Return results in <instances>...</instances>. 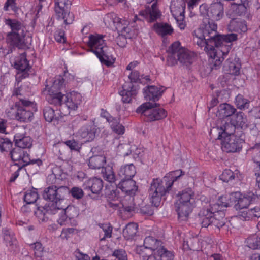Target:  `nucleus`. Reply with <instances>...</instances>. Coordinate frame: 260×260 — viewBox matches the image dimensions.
<instances>
[{
  "label": "nucleus",
  "instance_id": "nucleus-1",
  "mask_svg": "<svg viewBox=\"0 0 260 260\" xmlns=\"http://www.w3.org/2000/svg\"><path fill=\"white\" fill-rule=\"evenodd\" d=\"M217 25L215 22H205L194 31V41L204 50L210 57L212 69L219 68L231 49V42L237 39V35L230 34L220 35L217 32Z\"/></svg>",
  "mask_w": 260,
  "mask_h": 260
},
{
  "label": "nucleus",
  "instance_id": "nucleus-2",
  "mask_svg": "<svg viewBox=\"0 0 260 260\" xmlns=\"http://www.w3.org/2000/svg\"><path fill=\"white\" fill-rule=\"evenodd\" d=\"M160 15V12L157 5L156 3H154L151 8H146L145 10L140 11L139 17L137 15H135L131 22L128 20H122L114 13L106 14L103 19L105 24L107 27H114L118 31L124 35L125 33H130V28L128 25L133 27H135L134 23L136 21H141L145 19L149 22H152L156 20Z\"/></svg>",
  "mask_w": 260,
  "mask_h": 260
},
{
  "label": "nucleus",
  "instance_id": "nucleus-3",
  "mask_svg": "<svg viewBox=\"0 0 260 260\" xmlns=\"http://www.w3.org/2000/svg\"><path fill=\"white\" fill-rule=\"evenodd\" d=\"M183 174L181 170H177L170 172L163 180L154 179L149 190V197L152 204L155 207L159 206L162 197L169 192L173 183Z\"/></svg>",
  "mask_w": 260,
  "mask_h": 260
},
{
  "label": "nucleus",
  "instance_id": "nucleus-4",
  "mask_svg": "<svg viewBox=\"0 0 260 260\" xmlns=\"http://www.w3.org/2000/svg\"><path fill=\"white\" fill-rule=\"evenodd\" d=\"M5 24L10 30L7 33L6 42L11 46L21 48L27 38H31L27 26L23 21L15 18L5 19Z\"/></svg>",
  "mask_w": 260,
  "mask_h": 260
},
{
  "label": "nucleus",
  "instance_id": "nucleus-5",
  "mask_svg": "<svg viewBox=\"0 0 260 260\" xmlns=\"http://www.w3.org/2000/svg\"><path fill=\"white\" fill-rule=\"evenodd\" d=\"M66 193L67 188L62 186L57 187L56 186H51L45 189L43 197L44 199L49 200L51 203L44 206H38L35 211L36 216L43 221L46 214H55L58 209L61 208L58 202L63 200Z\"/></svg>",
  "mask_w": 260,
  "mask_h": 260
},
{
  "label": "nucleus",
  "instance_id": "nucleus-6",
  "mask_svg": "<svg viewBox=\"0 0 260 260\" xmlns=\"http://www.w3.org/2000/svg\"><path fill=\"white\" fill-rule=\"evenodd\" d=\"M117 188L126 196L121 199L117 197L110 201L109 206L114 209H118L120 212H130L134 209V196L136 192L138 187L136 182L132 179L121 180L117 185Z\"/></svg>",
  "mask_w": 260,
  "mask_h": 260
},
{
  "label": "nucleus",
  "instance_id": "nucleus-7",
  "mask_svg": "<svg viewBox=\"0 0 260 260\" xmlns=\"http://www.w3.org/2000/svg\"><path fill=\"white\" fill-rule=\"evenodd\" d=\"M87 43L90 51L98 57L102 64L107 67H111L114 64L115 58L112 54L114 49L106 45L103 36L91 35L88 37Z\"/></svg>",
  "mask_w": 260,
  "mask_h": 260
},
{
  "label": "nucleus",
  "instance_id": "nucleus-8",
  "mask_svg": "<svg viewBox=\"0 0 260 260\" xmlns=\"http://www.w3.org/2000/svg\"><path fill=\"white\" fill-rule=\"evenodd\" d=\"M193 52L182 46L179 42H175L169 48L167 64L169 66H174L179 61L187 66L193 62Z\"/></svg>",
  "mask_w": 260,
  "mask_h": 260
},
{
  "label": "nucleus",
  "instance_id": "nucleus-9",
  "mask_svg": "<svg viewBox=\"0 0 260 260\" xmlns=\"http://www.w3.org/2000/svg\"><path fill=\"white\" fill-rule=\"evenodd\" d=\"M194 192L190 188L184 189L178 194L175 208L180 219L185 220L192 212L194 207Z\"/></svg>",
  "mask_w": 260,
  "mask_h": 260
},
{
  "label": "nucleus",
  "instance_id": "nucleus-10",
  "mask_svg": "<svg viewBox=\"0 0 260 260\" xmlns=\"http://www.w3.org/2000/svg\"><path fill=\"white\" fill-rule=\"evenodd\" d=\"M218 138L222 140L221 148L223 151L226 152H236L242 149L245 137L243 132L225 134L222 131V132H219Z\"/></svg>",
  "mask_w": 260,
  "mask_h": 260
},
{
  "label": "nucleus",
  "instance_id": "nucleus-11",
  "mask_svg": "<svg viewBox=\"0 0 260 260\" xmlns=\"http://www.w3.org/2000/svg\"><path fill=\"white\" fill-rule=\"evenodd\" d=\"M65 86L64 79L61 76H56L51 85L47 84L43 90L46 99L51 104L60 105L63 94L59 91Z\"/></svg>",
  "mask_w": 260,
  "mask_h": 260
},
{
  "label": "nucleus",
  "instance_id": "nucleus-12",
  "mask_svg": "<svg viewBox=\"0 0 260 260\" xmlns=\"http://www.w3.org/2000/svg\"><path fill=\"white\" fill-rule=\"evenodd\" d=\"M227 118L225 123L221 126V131H224L225 134L231 133L243 132V130L248 126V120L246 116L242 112H239L235 115H233L230 119Z\"/></svg>",
  "mask_w": 260,
  "mask_h": 260
},
{
  "label": "nucleus",
  "instance_id": "nucleus-13",
  "mask_svg": "<svg viewBox=\"0 0 260 260\" xmlns=\"http://www.w3.org/2000/svg\"><path fill=\"white\" fill-rule=\"evenodd\" d=\"M140 77L139 72L136 70L132 71L128 75L131 82L124 84L122 90L119 92L123 102L127 103L131 102L132 98L137 94L139 90L137 83L140 82Z\"/></svg>",
  "mask_w": 260,
  "mask_h": 260
},
{
  "label": "nucleus",
  "instance_id": "nucleus-14",
  "mask_svg": "<svg viewBox=\"0 0 260 260\" xmlns=\"http://www.w3.org/2000/svg\"><path fill=\"white\" fill-rule=\"evenodd\" d=\"M156 105V103L146 102L140 106L136 112L143 114L147 121L159 120L166 117L167 113L164 109L154 108Z\"/></svg>",
  "mask_w": 260,
  "mask_h": 260
},
{
  "label": "nucleus",
  "instance_id": "nucleus-15",
  "mask_svg": "<svg viewBox=\"0 0 260 260\" xmlns=\"http://www.w3.org/2000/svg\"><path fill=\"white\" fill-rule=\"evenodd\" d=\"M71 5L69 0H55L56 16L58 20H63L65 24H70L74 21L73 14L69 12Z\"/></svg>",
  "mask_w": 260,
  "mask_h": 260
},
{
  "label": "nucleus",
  "instance_id": "nucleus-16",
  "mask_svg": "<svg viewBox=\"0 0 260 260\" xmlns=\"http://www.w3.org/2000/svg\"><path fill=\"white\" fill-rule=\"evenodd\" d=\"M36 104L25 100H20V105L17 107V120L21 122H28L32 120L34 112L37 111Z\"/></svg>",
  "mask_w": 260,
  "mask_h": 260
},
{
  "label": "nucleus",
  "instance_id": "nucleus-17",
  "mask_svg": "<svg viewBox=\"0 0 260 260\" xmlns=\"http://www.w3.org/2000/svg\"><path fill=\"white\" fill-rule=\"evenodd\" d=\"M12 159L14 161H18V163L22 166L29 164H36L40 166L42 164V161L40 159H31L29 154L26 151L19 148H15L10 152Z\"/></svg>",
  "mask_w": 260,
  "mask_h": 260
},
{
  "label": "nucleus",
  "instance_id": "nucleus-18",
  "mask_svg": "<svg viewBox=\"0 0 260 260\" xmlns=\"http://www.w3.org/2000/svg\"><path fill=\"white\" fill-rule=\"evenodd\" d=\"M185 6L184 0H172L170 7L171 12L175 16L177 25L181 30L184 29L186 27L183 20Z\"/></svg>",
  "mask_w": 260,
  "mask_h": 260
},
{
  "label": "nucleus",
  "instance_id": "nucleus-19",
  "mask_svg": "<svg viewBox=\"0 0 260 260\" xmlns=\"http://www.w3.org/2000/svg\"><path fill=\"white\" fill-rule=\"evenodd\" d=\"M162 244L161 241L152 236L146 237L144 240V245L137 247L136 252L140 255H143L145 254L144 250H148L151 252H154L166 249Z\"/></svg>",
  "mask_w": 260,
  "mask_h": 260
},
{
  "label": "nucleus",
  "instance_id": "nucleus-20",
  "mask_svg": "<svg viewBox=\"0 0 260 260\" xmlns=\"http://www.w3.org/2000/svg\"><path fill=\"white\" fill-rule=\"evenodd\" d=\"M224 15L223 6L220 2H214L212 3L207 11V16L209 18L203 19L200 27L204 22L206 21L208 23L209 21L214 22V21H219L223 17Z\"/></svg>",
  "mask_w": 260,
  "mask_h": 260
},
{
  "label": "nucleus",
  "instance_id": "nucleus-21",
  "mask_svg": "<svg viewBox=\"0 0 260 260\" xmlns=\"http://www.w3.org/2000/svg\"><path fill=\"white\" fill-rule=\"evenodd\" d=\"M60 103V105L64 103L69 109L77 110L78 105L80 104L82 100L81 95L74 91L70 92L66 95L63 94V98Z\"/></svg>",
  "mask_w": 260,
  "mask_h": 260
},
{
  "label": "nucleus",
  "instance_id": "nucleus-22",
  "mask_svg": "<svg viewBox=\"0 0 260 260\" xmlns=\"http://www.w3.org/2000/svg\"><path fill=\"white\" fill-rule=\"evenodd\" d=\"M231 198L234 203L237 202L235 204V208L236 210L247 208L252 201L250 196L245 197L239 192L232 193Z\"/></svg>",
  "mask_w": 260,
  "mask_h": 260
},
{
  "label": "nucleus",
  "instance_id": "nucleus-23",
  "mask_svg": "<svg viewBox=\"0 0 260 260\" xmlns=\"http://www.w3.org/2000/svg\"><path fill=\"white\" fill-rule=\"evenodd\" d=\"M96 131L92 125H85L83 126L78 131L77 136L79 138L83 139L84 142H91L93 141L95 137Z\"/></svg>",
  "mask_w": 260,
  "mask_h": 260
},
{
  "label": "nucleus",
  "instance_id": "nucleus-24",
  "mask_svg": "<svg viewBox=\"0 0 260 260\" xmlns=\"http://www.w3.org/2000/svg\"><path fill=\"white\" fill-rule=\"evenodd\" d=\"M83 187L85 190H90L94 194H98L103 188V181L96 177L91 178L84 182Z\"/></svg>",
  "mask_w": 260,
  "mask_h": 260
},
{
  "label": "nucleus",
  "instance_id": "nucleus-25",
  "mask_svg": "<svg viewBox=\"0 0 260 260\" xmlns=\"http://www.w3.org/2000/svg\"><path fill=\"white\" fill-rule=\"evenodd\" d=\"M164 90L155 86H148L143 89L144 96L146 100L156 101L158 100Z\"/></svg>",
  "mask_w": 260,
  "mask_h": 260
},
{
  "label": "nucleus",
  "instance_id": "nucleus-26",
  "mask_svg": "<svg viewBox=\"0 0 260 260\" xmlns=\"http://www.w3.org/2000/svg\"><path fill=\"white\" fill-rule=\"evenodd\" d=\"M232 193L221 196L215 204L210 205L212 211L216 212L220 210L224 211V208L230 206L234 202L231 198Z\"/></svg>",
  "mask_w": 260,
  "mask_h": 260
},
{
  "label": "nucleus",
  "instance_id": "nucleus-27",
  "mask_svg": "<svg viewBox=\"0 0 260 260\" xmlns=\"http://www.w3.org/2000/svg\"><path fill=\"white\" fill-rule=\"evenodd\" d=\"M77 215V211L74 207H68L58 219V222L60 225L69 224L71 220Z\"/></svg>",
  "mask_w": 260,
  "mask_h": 260
},
{
  "label": "nucleus",
  "instance_id": "nucleus-28",
  "mask_svg": "<svg viewBox=\"0 0 260 260\" xmlns=\"http://www.w3.org/2000/svg\"><path fill=\"white\" fill-rule=\"evenodd\" d=\"M223 68L228 73L234 75H239L241 68V64L239 62V59L230 58L227 59L225 62Z\"/></svg>",
  "mask_w": 260,
  "mask_h": 260
},
{
  "label": "nucleus",
  "instance_id": "nucleus-29",
  "mask_svg": "<svg viewBox=\"0 0 260 260\" xmlns=\"http://www.w3.org/2000/svg\"><path fill=\"white\" fill-rule=\"evenodd\" d=\"M151 253L150 255H145V254L141 255L142 260H165L167 258H172L173 257L172 253L167 249Z\"/></svg>",
  "mask_w": 260,
  "mask_h": 260
},
{
  "label": "nucleus",
  "instance_id": "nucleus-30",
  "mask_svg": "<svg viewBox=\"0 0 260 260\" xmlns=\"http://www.w3.org/2000/svg\"><path fill=\"white\" fill-rule=\"evenodd\" d=\"M12 64L16 69L21 72L26 71L30 68L25 53H23L16 56L12 62Z\"/></svg>",
  "mask_w": 260,
  "mask_h": 260
},
{
  "label": "nucleus",
  "instance_id": "nucleus-31",
  "mask_svg": "<svg viewBox=\"0 0 260 260\" xmlns=\"http://www.w3.org/2000/svg\"><path fill=\"white\" fill-rule=\"evenodd\" d=\"M14 140L17 148L23 149L29 148L32 144L31 139L22 134L17 133L14 135Z\"/></svg>",
  "mask_w": 260,
  "mask_h": 260
},
{
  "label": "nucleus",
  "instance_id": "nucleus-32",
  "mask_svg": "<svg viewBox=\"0 0 260 260\" xmlns=\"http://www.w3.org/2000/svg\"><path fill=\"white\" fill-rule=\"evenodd\" d=\"M136 173L135 166L132 164L122 166L118 171V176L121 180L132 179Z\"/></svg>",
  "mask_w": 260,
  "mask_h": 260
},
{
  "label": "nucleus",
  "instance_id": "nucleus-33",
  "mask_svg": "<svg viewBox=\"0 0 260 260\" xmlns=\"http://www.w3.org/2000/svg\"><path fill=\"white\" fill-rule=\"evenodd\" d=\"M236 109L232 105L224 103L220 105L217 115L221 118H228L232 116L236 111Z\"/></svg>",
  "mask_w": 260,
  "mask_h": 260
},
{
  "label": "nucleus",
  "instance_id": "nucleus-34",
  "mask_svg": "<svg viewBox=\"0 0 260 260\" xmlns=\"http://www.w3.org/2000/svg\"><path fill=\"white\" fill-rule=\"evenodd\" d=\"M153 28L156 32L161 36L170 35L173 31L171 26L167 23H156L154 25Z\"/></svg>",
  "mask_w": 260,
  "mask_h": 260
},
{
  "label": "nucleus",
  "instance_id": "nucleus-35",
  "mask_svg": "<svg viewBox=\"0 0 260 260\" xmlns=\"http://www.w3.org/2000/svg\"><path fill=\"white\" fill-rule=\"evenodd\" d=\"M99 238L100 241L105 240L107 238H110L112 236L113 228L109 223H104L99 225Z\"/></svg>",
  "mask_w": 260,
  "mask_h": 260
},
{
  "label": "nucleus",
  "instance_id": "nucleus-36",
  "mask_svg": "<svg viewBox=\"0 0 260 260\" xmlns=\"http://www.w3.org/2000/svg\"><path fill=\"white\" fill-rule=\"evenodd\" d=\"M106 162V158L103 155H94L89 158L88 166L91 169H100L104 166Z\"/></svg>",
  "mask_w": 260,
  "mask_h": 260
},
{
  "label": "nucleus",
  "instance_id": "nucleus-37",
  "mask_svg": "<svg viewBox=\"0 0 260 260\" xmlns=\"http://www.w3.org/2000/svg\"><path fill=\"white\" fill-rule=\"evenodd\" d=\"M224 216L225 213L224 211L221 210L214 212L213 214L212 225H214L218 229L223 226L225 223Z\"/></svg>",
  "mask_w": 260,
  "mask_h": 260
},
{
  "label": "nucleus",
  "instance_id": "nucleus-38",
  "mask_svg": "<svg viewBox=\"0 0 260 260\" xmlns=\"http://www.w3.org/2000/svg\"><path fill=\"white\" fill-rule=\"evenodd\" d=\"M228 28L230 31L239 32H244L247 29L245 21H238L235 20H232L230 21Z\"/></svg>",
  "mask_w": 260,
  "mask_h": 260
},
{
  "label": "nucleus",
  "instance_id": "nucleus-39",
  "mask_svg": "<svg viewBox=\"0 0 260 260\" xmlns=\"http://www.w3.org/2000/svg\"><path fill=\"white\" fill-rule=\"evenodd\" d=\"M138 225L135 223H130L126 225L123 230L124 237L127 239L133 238L137 232Z\"/></svg>",
  "mask_w": 260,
  "mask_h": 260
},
{
  "label": "nucleus",
  "instance_id": "nucleus-40",
  "mask_svg": "<svg viewBox=\"0 0 260 260\" xmlns=\"http://www.w3.org/2000/svg\"><path fill=\"white\" fill-rule=\"evenodd\" d=\"M2 236L4 242L7 246L12 245L15 241L13 233L7 228L2 229Z\"/></svg>",
  "mask_w": 260,
  "mask_h": 260
},
{
  "label": "nucleus",
  "instance_id": "nucleus-41",
  "mask_svg": "<svg viewBox=\"0 0 260 260\" xmlns=\"http://www.w3.org/2000/svg\"><path fill=\"white\" fill-rule=\"evenodd\" d=\"M103 176L105 180L110 183H113L116 180L113 169L110 166H107L102 169Z\"/></svg>",
  "mask_w": 260,
  "mask_h": 260
},
{
  "label": "nucleus",
  "instance_id": "nucleus-42",
  "mask_svg": "<svg viewBox=\"0 0 260 260\" xmlns=\"http://www.w3.org/2000/svg\"><path fill=\"white\" fill-rule=\"evenodd\" d=\"M59 111H55L54 109L50 107H45L44 109V116L46 121L50 122L54 120H57L59 115Z\"/></svg>",
  "mask_w": 260,
  "mask_h": 260
},
{
  "label": "nucleus",
  "instance_id": "nucleus-43",
  "mask_svg": "<svg viewBox=\"0 0 260 260\" xmlns=\"http://www.w3.org/2000/svg\"><path fill=\"white\" fill-rule=\"evenodd\" d=\"M38 199V194L35 188L27 190L24 196V200L28 204L35 203Z\"/></svg>",
  "mask_w": 260,
  "mask_h": 260
},
{
  "label": "nucleus",
  "instance_id": "nucleus-44",
  "mask_svg": "<svg viewBox=\"0 0 260 260\" xmlns=\"http://www.w3.org/2000/svg\"><path fill=\"white\" fill-rule=\"evenodd\" d=\"M111 129L118 135H122L125 131L124 127L120 123L119 119L115 118L109 123Z\"/></svg>",
  "mask_w": 260,
  "mask_h": 260
},
{
  "label": "nucleus",
  "instance_id": "nucleus-45",
  "mask_svg": "<svg viewBox=\"0 0 260 260\" xmlns=\"http://www.w3.org/2000/svg\"><path fill=\"white\" fill-rule=\"evenodd\" d=\"M220 178L224 182H229L235 178L240 179L238 173H234L230 169H225L220 176Z\"/></svg>",
  "mask_w": 260,
  "mask_h": 260
},
{
  "label": "nucleus",
  "instance_id": "nucleus-46",
  "mask_svg": "<svg viewBox=\"0 0 260 260\" xmlns=\"http://www.w3.org/2000/svg\"><path fill=\"white\" fill-rule=\"evenodd\" d=\"M241 216L245 220H248L253 217H260V209L259 208L254 207L248 210L246 212L244 211Z\"/></svg>",
  "mask_w": 260,
  "mask_h": 260
},
{
  "label": "nucleus",
  "instance_id": "nucleus-47",
  "mask_svg": "<svg viewBox=\"0 0 260 260\" xmlns=\"http://www.w3.org/2000/svg\"><path fill=\"white\" fill-rule=\"evenodd\" d=\"M248 246L253 249L260 248V236L253 235L247 240Z\"/></svg>",
  "mask_w": 260,
  "mask_h": 260
},
{
  "label": "nucleus",
  "instance_id": "nucleus-48",
  "mask_svg": "<svg viewBox=\"0 0 260 260\" xmlns=\"http://www.w3.org/2000/svg\"><path fill=\"white\" fill-rule=\"evenodd\" d=\"M250 101L243 98L242 95L238 94L235 99V104L238 108L245 109L249 107Z\"/></svg>",
  "mask_w": 260,
  "mask_h": 260
},
{
  "label": "nucleus",
  "instance_id": "nucleus-49",
  "mask_svg": "<svg viewBox=\"0 0 260 260\" xmlns=\"http://www.w3.org/2000/svg\"><path fill=\"white\" fill-rule=\"evenodd\" d=\"M207 214L203 217L202 221V226L208 227L209 225H212L213 214L215 212L212 211L211 207L206 211Z\"/></svg>",
  "mask_w": 260,
  "mask_h": 260
},
{
  "label": "nucleus",
  "instance_id": "nucleus-50",
  "mask_svg": "<svg viewBox=\"0 0 260 260\" xmlns=\"http://www.w3.org/2000/svg\"><path fill=\"white\" fill-rule=\"evenodd\" d=\"M247 6L240 3H234L231 4V9L235 14L241 15L246 12Z\"/></svg>",
  "mask_w": 260,
  "mask_h": 260
},
{
  "label": "nucleus",
  "instance_id": "nucleus-51",
  "mask_svg": "<svg viewBox=\"0 0 260 260\" xmlns=\"http://www.w3.org/2000/svg\"><path fill=\"white\" fill-rule=\"evenodd\" d=\"M12 146V143L9 139L0 137V150L1 151H9Z\"/></svg>",
  "mask_w": 260,
  "mask_h": 260
},
{
  "label": "nucleus",
  "instance_id": "nucleus-52",
  "mask_svg": "<svg viewBox=\"0 0 260 260\" xmlns=\"http://www.w3.org/2000/svg\"><path fill=\"white\" fill-rule=\"evenodd\" d=\"M30 246L34 249V254L36 257H41L43 256L44 250L41 243L36 242L31 244Z\"/></svg>",
  "mask_w": 260,
  "mask_h": 260
},
{
  "label": "nucleus",
  "instance_id": "nucleus-53",
  "mask_svg": "<svg viewBox=\"0 0 260 260\" xmlns=\"http://www.w3.org/2000/svg\"><path fill=\"white\" fill-rule=\"evenodd\" d=\"M20 105L19 103H16L14 106L11 107L6 111V114L7 116L11 119H15L17 120V107Z\"/></svg>",
  "mask_w": 260,
  "mask_h": 260
},
{
  "label": "nucleus",
  "instance_id": "nucleus-54",
  "mask_svg": "<svg viewBox=\"0 0 260 260\" xmlns=\"http://www.w3.org/2000/svg\"><path fill=\"white\" fill-rule=\"evenodd\" d=\"M252 149L254 151L253 160L260 167V143L256 144Z\"/></svg>",
  "mask_w": 260,
  "mask_h": 260
},
{
  "label": "nucleus",
  "instance_id": "nucleus-55",
  "mask_svg": "<svg viewBox=\"0 0 260 260\" xmlns=\"http://www.w3.org/2000/svg\"><path fill=\"white\" fill-rule=\"evenodd\" d=\"M70 193L73 198L76 199H80L84 196V192L82 188L79 187H73L70 190Z\"/></svg>",
  "mask_w": 260,
  "mask_h": 260
},
{
  "label": "nucleus",
  "instance_id": "nucleus-56",
  "mask_svg": "<svg viewBox=\"0 0 260 260\" xmlns=\"http://www.w3.org/2000/svg\"><path fill=\"white\" fill-rule=\"evenodd\" d=\"M113 256L116 258L115 260H127L126 253L123 249L115 250L113 253Z\"/></svg>",
  "mask_w": 260,
  "mask_h": 260
},
{
  "label": "nucleus",
  "instance_id": "nucleus-57",
  "mask_svg": "<svg viewBox=\"0 0 260 260\" xmlns=\"http://www.w3.org/2000/svg\"><path fill=\"white\" fill-rule=\"evenodd\" d=\"M75 229L74 228H67L63 229L60 234V237L63 239H68L74 234Z\"/></svg>",
  "mask_w": 260,
  "mask_h": 260
},
{
  "label": "nucleus",
  "instance_id": "nucleus-58",
  "mask_svg": "<svg viewBox=\"0 0 260 260\" xmlns=\"http://www.w3.org/2000/svg\"><path fill=\"white\" fill-rule=\"evenodd\" d=\"M54 38L59 43H64L66 38L64 31L61 30H57L54 34Z\"/></svg>",
  "mask_w": 260,
  "mask_h": 260
},
{
  "label": "nucleus",
  "instance_id": "nucleus-59",
  "mask_svg": "<svg viewBox=\"0 0 260 260\" xmlns=\"http://www.w3.org/2000/svg\"><path fill=\"white\" fill-rule=\"evenodd\" d=\"M66 145L71 150H78L80 148L79 143L75 140H70L65 142Z\"/></svg>",
  "mask_w": 260,
  "mask_h": 260
},
{
  "label": "nucleus",
  "instance_id": "nucleus-60",
  "mask_svg": "<svg viewBox=\"0 0 260 260\" xmlns=\"http://www.w3.org/2000/svg\"><path fill=\"white\" fill-rule=\"evenodd\" d=\"M15 169H16V170L12 174V176L11 178H10L11 182L14 181L19 175V171L21 170V168L20 167H19L17 164H15L13 165H12L11 167V170H14Z\"/></svg>",
  "mask_w": 260,
  "mask_h": 260
},
{
  "label": "nucleus",
  "instance_id": "nucleus-61",
  "mask_svg": "<svg viewBox=\"0 0 260 260\" xmlns=\"http://www.w3.org/2000/svg\"><path fill=\"white\" fill-rule=\"evenodd\" d=\"M100 115L102 117L105 118L107 121L109 123L115 118L111 116L110 114L105 110L102 109Z\"/></svg>",
  "mask_w": 260,
  "mask_h": 260
},
{
  "label": "nucleus",
  "instance_id": "nucleus-62",
  "mask_svg": "<svg viewBox=\"0 0 260 260\" xmlns=\"http://www.w3.org/2000/svg\"><path fill=\"white\" fill-rule=\"evenodd\" d=\"M76 257L77 260H91L90 257L87 254L80 252L76 253Z\"/></svg>",
  "mask_w": 260,
  "mask_h": 260
},
{
  "label": "nucleus",
  "instance_id": "nucleus-63",
  "mask_svg": "<svg viewBox=\"0 0 260 260\" xmlns=\"http://www.w3.org/2000/svg\"><path fill=\"white\" fill-rule=\"evenodd\" d=\"M186 1L188 4V8L190 10L193 9V8L196 6H197L200 2V0H186Z\"/></svg>",
  "mask_w": 260,
  "mask_h": 260
},
{
  "label": "nucleus",
  "instance_id": "nucleus-64",
  "mask_svg": "<svg viewBox=\"0 0 260 260\" xmlns=\"http://www.w3.org/2000/svg\"><path fill=\"white\" fill-rule=\"evenodd\" d=\"M125 42L126 38L123 36H120L117 39V44L121 47H123L125 46Z\"/></svg>",
  "mask_w": 260,
  "mask_h": 260
}]
</instances>
